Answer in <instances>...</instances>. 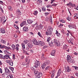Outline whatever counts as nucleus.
<instances>
[{
    "mask_svg": "<svg viewBox=\"0 0 78 78\" xmlns=\"http://www.w3.org/2000/svg\"><path fill=\"white\" fill-rule=\"evenodd\" d=\"M27 46L29 48H31L33 47V43L31 42L28 43L27 44Z\"/></svg>",
    "mask_w": 78,
    "mask_h": 78,
    "instance_id": "nucleus-6",
    "label": "nucleus"
},
{
    "mask_svg": "<svg viewBox=\"0 0 78 78\" xmlns=\"http://www.w3.org/2000/svg\"><path fill=\"white\" fill-rule=\"evenodd\" d=\"M23 42L24 44H27L28 42V40H25L23 41Z\"/></svg>",
    "mask_w": 78,
    "mask_h": 78,
    "instance_id": "nucleus-36",
    "label": "nucleus"
},
{
    "mask_svg": "<svg viewBox=\"0 0 78 78\" xmlns=\"http://www.w3.org/2000/svg\"><path fill=\"white\" fill-rule=\"evenodd\" d=\"M38 13V12L37 11H34V12L33 13V14L35 15V16H37V13Z\"/></svg>",
    "mask_w": 78,
    "mask_h": 78,
    "instance_id": "nucleus-23",
    "label": "nucleus"
},
{
    "mask_svg": "<svg viewBox=\"0 0 78 78\" xmlns=\"http://www.w3.org/2000/svg\"><path fill=\"white\" fill-rule=\"evenodd\" d=\"M46 34L47 35V36H48V35H50V36H51V34L49 32L48 33L47 32H46Z\"/></svg>",
    "mask_w": 78,
    "mask_h": 78,
    "instance_id": "nucleus-33",
    "label": "nucleus"
},
{
    "mask_svg": "<svg viewBox=\"0 0 78 78\" xmlns=\"http://www.w3.org/2000/svg\"><path fill=\"white\" fill-rule=\"evenodd\" d=\"M73 67H74V69H75V70H77V69H78V67H76V66H72Z\"/></svg>",
    "mask_w": 78,
    "mask_h": 78,
    "instance_id": "nucleus-42",
    "label": "nucleus"
},
{
    "mask_svg": "<svg viewBox=\"0 0 78 78\" xmlns=\"http://www.w3.org/2000/svg\"><path fill=\"white\" fill-rule=\"evenodd\" d=\"M5 69L6 75H8L9 73H8V68H5Z\"/></svg>",
    "mask_w": 78,
    "mask_h": 78,
    "instance_id": "nucleus-28",
    "label": "nucleus"
},
{
    "mask_svg": "<svg viewBox=\"0 0 78 78\" xmlns=\"http://www.w3.org/2000/svg\"><path fill=\"white\" fill-rule=\"evenodd\" d=\"M55 70H54L52 71V74H54L55 73Z\"/></svg>",
    "mask_w": 78,
    "mask_h": 78,
    "instance_id": "nucleus-44",
    "label": "nucleus"
},
{
    "mask_svg": "<svg viewBox=\"0 0 78 78\" xmlns=\"http://www.w3.org/2000/svg\"><path fill=\"white\" fill-rule=\"evenodd\" d=\"M17 13L18 15H20L21 14H22V13H21V12L19 11H18Z\"/></svg>",
    "mask_w": 78,
    "mask_h": 78,
    "instance_id": "nucleus-46",
    "label": "nucleus"
},
{
    "mask_svg": "<svg viewBox=\"0 0 78 78\" xmlns=\"http://www.w3.org/2000/svg\"><path fill=\"white\" fill-rule=\"evenodd\" d=\"M55 34H57V36H60V34L59 33H58V31H57V30H56V32L55 33Z\"/></svg>",
    "mask_w": 78,
    "mask_h": 78,
    "instance_id": "nucleus-27",
    "label": "nucleus"
},
{
    "mask_svg": "<svg viewBox=\"0 0 78 78\" xmlns=\"http://www.w3.org/2000/svg\"><path fill=\"white\" fill-rule=\"evenodd\" d=\"M68 32L69 33V34H70L72 36V33H71V32L69 30H67Z\"/></svg>",
    "mask_w": 78,
    "mask_h": 78,
    "instance_id": "nucleus-54",
    "label": "nucleus"
},
{
    "mask_svg": "<svg viewBox=\"0 0 78 78\" xmlns=\"http://www.w3.org/2000/svg\"><path fill=\"white\" fill-rule=\"evenodd\" d=\"M7 62L9 63V65L11 66H13V62L12 61L10 60L7 61Z\"/></svg>",
    "mask_w": 78,
    "mask_h": 78,
    "instance_id": "nucleus-10",
    "label": "nucleus"
},
{
    "mask_svg": "<svg viewBox=\"0 0 78 78\" xmlns=\"http://www.w3.org/2000/svg\"><path fill=\"white\" fill-rule=\"evenodd\" d=\"M48 14H49V13H48V12H46L45 13V16H48Z\"/></svg>",
    "mask_w": 78,
    "mask_h": 78,
    "instance_id": "nucleus-52",
    "label": "nucleus"
},
{
    "mask_svg": "<svg viewBox=\"0 0 78 78\" xmlns=\"http://www.w3.org/2000/svg\"><path fill=\"white\" fill-rule=\"evenodd\" d=\"M70 62L71 63H72L73 64H74L75 63V61L73 60H71L70 62Z\"/></svg>",
    "mask_w": 78,
    "mask_h": 78,
    "instance_id": "nucleus-37",
    "label": "nucleus"
},
{
    "mask_svg": "<svg viewBox=\"0 0 78 78\" xmlns=\"http://www.w3.org/2000/svg\"><path fill=\"white\" fill-rule=\"evenodd\" d=\"M7 72H8V73L9 74V73H11V72H10V70H9V69H7Z\"/></svg>",
    "mask_w": 78,
    "mask_h": 78,
    "instance_id": "nucleus-61",
    "label": "nucleus"
},
{
    "mask_svg": "<svg viewBox=\"0 0 78 78\" xmlns=\"http://www.w3.org/2000/svg\"><path fill=\"white\" fill-rule=\"evenodd\" d=\"M26 24V21H24L20 24V26L21 27H23V25H25Z\"/></svg>",
    "mask_w": 78,
    "mask_h": 78,
    "instance_id": "nucleus-16",
    "label": "nucleus"
},
{
    "mask_svg": "<svg viewBox=\"0 0 78 78\" xmlns=\"http://www.w3.org/2000/svg\"><path fill=\"white\" fill-rule=\"evenodd\" d=\"M34 73L37 76L36 77V78H40L42 76V72H39L37 70L34 71Z\"/></svg>",
    "mask_w": 78,
    "mask_h": 78,
    "instance_id": "nucleus-1",
    "label": "nucleus"
},
{
    "mask_svg": "<svg viewBox=\"0 0 78 78\" xmlns=\"http://www.w3.org/2000/svg\"><path fill=\"white\" fill-rule=\"evenodd\" d=\"M14 27L16 28V29H17V30H19V27L18 26H16V24H14Z\"/></svg>",
    "mask_w": 78,
    "mask_h": 78,
    "instance_id": "nucleus-34",
    "label": "nucleus"
},
{
    "mask_svg": "<svg viewBox=\"0 0 78 78\" xmlns=\"http://www.w3.org/2000/svg\"><path fill=\"white\" fill-rule=\"evenodd\" d=\"M75 74L76 76H78V73H76Z\"/></svg>",
    "mask_w": 78,
    "mask_h": 78,
    "instance_id": "nucleus-62",
    "label": "nucleus"
},
{
    "mask_svg": "<svg viewBox=\"0 0 78 78\" xmlns=\"http://www.w3.org/2000/svg\"><path fill=\"white\" fill-rule=\"evenodd\" d=\"M47 31L48 32L50 33V34L51 35V33H52V32L53 31V28H52V27L50 26L48 27Z\"/></svg>",
    "mask_w": 78,
    "mask_h": 78,
    "instance_id": "nucleus-4",
    "label": "nucleus"
},
{
    "mask_svg": "<svg viewBox=\"0 0 78 78\" xmlns=\"http://www.w3.org/2000/svg\"><path fill=\"white\" fill-rule=\"evenodd\" d=\"M60 22H62V23H65L66 22V21H64L63 20H60Z\"/></svg>",
    "mask_w": 78,
    "mask_h": 78,
    "instance_id": "nucleus-41",
    "label": "nucleus"
},
{
    "mask_svg": "<svg viewBox=\"0 0 78 78\" xmlns=\"http://www.w3.org/2000/svg\"><path fill=\"white\" fill-rule=\"evenodd\" d=\"M67 19L68 20H69H69H71V18H70V17H68V18H67Z\"/></svg>",
    "mask_w": 78,
    "mask_h": 78,
    "instance_id": "nucleus-58",
    "label": "nucleus"
},
{
    "mask_svg": "<svg viewBox=\"0 0 78 78\" xmlns=\"http://www.w3.org/2000/svg\"><path fill=\"white\" fill-rule=\"evenodd\" d=\"M74 55H78V53H76V52H74Z\"/></svg>",
    "mask_w": 78,
    "mask_h": 78,
    "instance_id": "nucleus-63",
    "label": "nucleus"
},
{
    "mask_svg": "<svg viewBox=\"0 0 78 78\" xmlns=\"http://www.w3.org/2000/svg\"><path fill=\"white\" fill-rule=\"evenodd\" d=\"M19 44H17L16 45V48H19Z\"/></svg>",
    "mask_w": 78,
    "mask_h": 78,
    "instance_id": "nucleus-50",
    "label": "nucleus"
},
{
    "mask_svg": "<svg viewBox=\"0 0 78 78\" xmlns=\"http://www.w3.org/2000/svg\"><path fill=\"white\" fill-rule=\"evenodd\" d=\"M27 23L29 24H31V23H32L33 22V21L32 20H30V19L28 20H27Z\"/></svg>",
    "mask_w": 78,
    "mask_h": 78,
    "instance_id": "nucleus-15",
    "label": "nucleus"
},
{
    "mask_svg": "<svg viewBox=\"0 0 78 78\" xmlns=\"http://www.w3.org/2000/svg\"><path fill=\"white\" fill-rule=\"evenodd\" d=\"M61 69H59L58 70V72L57 73V76H58L60 75V74H61Z\"/></svg>",
    "mask_w": 78,
    "mask_h": 78,
    "instance_id": "nucleus-20",
    "label": "nucleus"
},
{
    "mask_svg": "<svg viewBox=\"0 0 78 78\" xmlns=\"http://www.w3.org/2000/svg\"><path fill=\"white\" fill-rule=\"evenodd\" d=\"M45 64H43L42 66H41V67L42 69H44L45 68Z\"/></svg>",
    "mask_w": 78,
    "mask_h": 78,
    "instance_id": "nucleus-25",
    "label": "nucleus"
},
{
    "mask_svg": "<svg viewBox=\"0 0 78 78\" xmlns=\"http://www.w3.org/2000/svg\"><path fill=\"white\" fill-rule=\"evenodd\" d=\"M9 58H10L9 57V55H6L4 56V59H8Z\"/></svg>",
    "mask_w": 78,
    "mask_h": 78,
    "instance_id": "nucleus-17",
    "label": "nucleus"
},
{
    "mask_svg": "<svg viewBox=\"0 0 78 78\" xmlns=\"http://www.w3.org/2000/svg\"><path fill=\"white\" fill-rule=\"evenodd\" d=\"M56 52V51L55 50H53L52 51L51 53V55L52 56H55V54Z\"/></svg>",
    "mask_w": 78,
    "mask_h": 78,
    "instance_id": "nucleus-18",
    "label": "nucleus"
},
{
    "mask_svg": "<svg viewBox=\"0 0 78 78\" xmlns=\"http://www.w3.org/2000/svg\"><path fill=\"white\" fill-rule=\"evenodd\" d=\"M51 41H52V40H51V41H49V44H51V45L53 44V42Z\"/></svg>",
    "mask_w": 78,
    "mask_h": 78,
    "instance_id": "nucleus-49",
    "label": "nucleus"
},
{
    "mask_svg": "<svg viewBox=\"0 0 78 78\" xmlns=\"http://www.w3.org/2000/svg\"><path fill=\"white\" fill-rule=\"evenodd\" d=\"M74 18L75 19H77L78 18V13H75L74 14Z\"/></svg>",
    "mask_w": 78,
    "mask_h": 78,
    "instance_id": "nucleus-14",
    "label": "nucleus"
},
{
    "mask_svg": "<svg viewBox=\"0 0 78 78\" xmlns=\"http://www.w3.org/2000/svg\"><path fill=\"white\" fill-rule=\"evenodd\" d=\"M33 42V43L35 45H37L38 44V42L37 41V40L35 39H34L32 41Z\"/></svg>",
    "mask_w": 78,
    "mask_h": 78,
    "instance_id": "nucleus-8",
    "label": "nucleus"
},
{
    "mask_svg": "<svg viewBox=\"0 0 78 78\" xmlns=\"http://www.w3.org/2000/svg\"><path fill=\"white\" fill-rule=\"evenodd\" d=\"M38 34L40 36V37H42V35L41 34V33H40V32H39L38 33Z\"/></svg>",
    "mask_w": 78,
    "mask_h": 78,
    "instance_id": "nucleus-40",
    "label": "nucleus"
},
{
    "mask_svg": "<svg viewBox=\"0 0 78 78\" xmlns=\"http://www.w3.org/2000/svg\"><path fill=\"white\" fill-rule=\"evenodd\" d=\"M15 50L17 51H18L19 50V48H15Z\"/></svg>",
    "mask_w": 78,
    "mask_h": 78,
    "instance_id": "nucleus-57",
    "label": "nucleus"
},
{
    "mask_svg": "<svg viewBox=\"0 0 78 78\" xmlns=\"http://www.w3.org/2000/svg\"><path fill=\"white\" fill-rule=\"evenodd\" d=\"M0 58H2V59H4V56L3 57V56H0Z\"/></svg>",
    "mask_w": 78,
    "mask_h": 78,
    "instance_id": "nucleus-59",
    "label": "nucleus"
},
{
    "mask_svg": "<svg viewBox=\"0 0 78 78\" xmlns=\"http://www.w3.org/2000/svg\"><path fill=\"white\" fill-rule=\"evenodd\" d=\"M67 61L68 62H70V61L72 60V58H71V57H70V56L68 55L67 56Z\"/></svg>",
    "mask_w": 78,
    "mask_h": 78,
    "instance_id": "nucleus-9",
    "label": "nucleus"
},
{
    "mask_svg": "<svg viewBox=\"0 0 78 78\" xmlns=\"http://www.w3.org/2000/svg\"><path fill=\"white\" fill-rule=\"evenodd\" d=\"M0 72L1 73H2L3 72H2V69L0 68Z\"/></svg>",
    "mask_w": 78,
    "mask_h": 78,
    "instance_id": "nucleus-56",
    "label": "nucleus"
},
{
    "mask_svg": "<svg viewBox=\"0 0 78 78\" xmlns=\"http://www.w3.org/2000/svg\"><path fill=\"white\" fill-rule=\"evenodd\" d=\"M54 42L55 44H56V45L58 46V47H59V46L61 45L60 42H59V41L57 40L54 39Z\"/></svg>",
    "mask_w": 78,
    "mask_h": 78,
    "instance_id": "nucleus-3",
    "label": "nucleus"
},
{
    "mask_svg": "<svg viewBox=\"0 0 78 78\" xmlns=\"http://www.w3.org/2000/svg\"><path fill=\"white\" fill-rule=\"evenodd\" d=\"M49 19H50V20L52 21V16H50L49 17Z\"/></svg>",
    "mask_w": 78,
    "mask_h": 78,
    "instance_id": "nucleus-53",
    "label": "nucleus"
},
{
    "mask_svg": "<svg viewBox=\"0 0 78 78\" xmlns=\"http://www.w3.org/2000/svg\"><path fill=\"white\" fill-rule=\"evenodd\" d=\"M12 47V50H15V47H16V46L14 44H12V46H11Z\"/></svg>",
    "mask_w": 78,
    "mask_h": 78,
    "instance_id": "nucleus-21",
    "label": "nucleus"
},
{
    "mask_svg": "<svg viewBox=\"0 0 78 78\" xmlns=\"http://www.w3.org/2000/svg\"><path fill=\"white\" fill-rule=\"evenodd\" d=\"M23 30L24 32H26L28 31V29L27 27H24L23 28Z\"/></svg>",
    "mask_w": 78,
    "mask_h": 78,
    "instance_id": "nucleus-11",
    "label": "nucleus"
},
{
    "mask_svg": "<svg viewBox=\"0 0 78 78\" xmlns=\"http://www.w3.org/2000/svg\"><path fill=\"white\" fill-rule=\"evenodd\" d=\"M68 27L69 28L72 29V28H75V25H68Z\"/></svg>",
    "mask_w": 78,
    "mask_h": 78,
    "instance_id": "nucleus-13",
    "label": "nucleus"
},
{
    "mask_svg": "<svg viewBox=\"0 0 78 78\" xmlns=\"http://www.w3.org/2000/svg\"><path fill=\"white\" fill-rule=\"evenodd\" d=\"M54 76H55V74H52V75L51 76V77L52 78H54Z\"/></svg>",
    "mask_w": 78,
    "mask_h": 78,
    "instance_id": "nucleus-55",
    "label": "nucleus"
},
{
    "mask_svg": "<svg viewBox=\"0 0 78 78\" xmlns=\"http://www.w3.org/2000/svg\"><path fill=\"white\" fill-rule=\"evenodd\" d=\"M9 68L10 69V70H11L12 71H13V70H14V68L12 67H11Z\"/></svg>",
    "mask_w": 78,
    "mask_h": 78,
    "instance_id": "nucleus-43",
    "label": "nucleus"
},
{
    "mask_svg": "<svg viewBox=\"0 0 78 78\" xmlns=\"http://www.w3.org/2000/svg\"><path fill=\"white\" fill-rule=\"evenodd\" d=\"M50 67L49 66H47V67H46L45 68V70H48L49 69H50Z\"/></svg>",
    "mask_w": 78,
    "mask_h": 78,
    "instance_id": "nucleus-48",
    "label": "nucleus"
},
{
    "mask_svg": "<svg viewBox=\"0 0 78 78\" xmlns=\"http://www.w3.org/2000/svg\"><path fill=\"white\" fill-rule=\"evenodd\" d=\"M29 33L30 34H32V35H33V34H34L32 32H30Z\"/></svg>",
    "mask_w": 78,
    "mask_h": 78,
    "instance_id": "nucleus-64",
    "label": "nucleus"
},
{
    "mask_svg": "<svg viewBox=\"0 0 78 78\" xmlns=\"http://www.w3.org/2000/svg\"><path fill=\"white\" fill-rule=\"evenodd\" d=\"M1 32L2 33H6V31H5V29L4 28H2L0 30Z\"/></svg>",
    "mask_w": 78,
    "mask_h": 78,
    "instance_id": "nucleus-12",
    "label": "nucleus"
},
{
    "mask_svg": "<svg viewBox=\"0 0 78 78\" xmlns=\"http://www.w3.org/2000/svg\"><path fill=\"white\" fill-rule=\"evenodd\" d=\"M51 41V38H50V37H48L47 40V41L49 42Z\"/></svg>",
    "mask_w": 78,
    "mask_h": 78,
    "instance_id": "nucleus-32",
    "label": "nucleus"
},
{
    "mask_svg": "<svg viewBox=\"0 0 78 78\" xmlns=\"http://www.w3.org/2000/svg\"><path fill=\"white\" fill-rule=\"evenodd\" d=\"M30 69H31V70H35V69H34V67H31Z\"/></svg>",
    "mask_w": 78,
    "mask_h": 78,
    "instance_id": "nucleus-47",
    "label": "nucleus"
},
{
    "mask_svg": "<svg viewBox=\"0 0 78 78\" xmlns=\"http://www.w3.org/2000/svg\"><path fill=\"white\" fill-rule=\"evenodd\" d=\"M37 4H41L42 2L41 0H38L37 1Z\"/></svg>",
    "mask_w": 78,
    "mask_h": 78,
    "instance_id": "nucleus-24",
    "label": "nucleus"
},
{
    "mask_svg": "<svg viewBox=\"0 0 78 78\" xmlns=\"http://www.w3.org/2000/svg\"><path fill=\"white\" fill-rule=\"evenodd\" d=\"M66 5L68 6H72V3L71 2H70L69 3L67 4Z\"/></svg>",
    "mask_w": 78,
    "mask_h": 78,
    "instance_id": "nucleus-26",
    "label": "nucleus"
},
{
    "mask_svg": "<svg viewBox=\"0 0 78 78\" xmlns=\"http://www.w3.org/2000/svg\"><path fill=\"white\" fill-rule=\"evenodd\" d=\"M63 48L64 49H67V48H68V47L67 46V45L65 44L63 46Z\"/></svg>",
    "mask_w": 78,
    "mask_h": 78,
    "instance_id": "nucleus-29",
    "label": "nucleus"
},
{
    "mask_svg": "<svg viewBox=\"0 0 78 78\" xmlns=\"http://www.w3.org/2000/svg\"><path fill=\"white\" fill-rule=\"evenodd\" d=\"M26 49L27 50H28V51H29V50H30L29 47H27L26 48Z\"/></svg>",
    "mask_w": 78,
    "mask_h": 78,
    "instance_id": "nucleus-60",
    "label": "nucleus"
},
{
    "mask_svg": "<svg viewBox=\"0 0 78 78\" xmlns=\"http://www.w3.org/2000/svg\"><path fill=\"white\" fill-rule=\"evenodd\" d=\"M65 70L66 72H69L71 71V69L69 66H67L66 68H65Z\"/></svg>",
    "mask_w": 78,
    "mask_h": 78,
    "instance_id": "nucleus-7",
    "label": "nucleus"
},
{
    "mask_svg": "<svg viewBox=\"0 0 78 78\" xmlns=\"http://www.w3.org/2000/svg\"><path fill=\"white\" fill-rule=\"evenodd\" d=\"M1 42L2 43H3V44H6V41L3 40H2L1 41Z\"/></svg>",
    "mask_w": 78,
    "mask_h": 78,
    "instance_id": "nucleus-35",
    "label": "nucleus"
},
{
    "mask_svg": "<svg viewBox=\"0 0 78 78\" xmlns=\"http://www.w3.org/2000/svg\"><path fill=\"white\" fill-rule=\"evenodd\" d=\"M38 45H40L41 46H43L45 45L43 41H38Z\"/></svg>",
    "mask_w": 78,
    "mask_h": 78,
    "instance_id": "nucleus-5",
    "label": "nucleus"
},
{
    "mask_svg": "<svg viewBox=\"0 0 78 78\" xmlns=\"http://www.w3.org/2000/svg\"><path fill=\"white\" fill-rule=\"evenodd\" d=\"M22 46V48L23 49H25V44L23 43H22L21 44Z\"/></svg>",
    "mask_w": 78,
    "mask_h": 78,
    "instance_id": "nucleus-30",
    "label": "nucleus"
},
{
    "mask_svg": "<svg viewBox=\"0 0 78 78\" xmlns=\"http://www.w3.org/2000/svg\"><path fill=\"white\" fill-rule=\"evenodd\" d=\"M6 75H6V74L5 73H3L2 74V77H3L4 78H5V76H6Z\"/></svg>",
    "mask_w": 78,
    "mask_h": 78,
    "instance_id": "nucleus-31",
    "label": "nucleus"
},
{
    "mask_svg": "<svg viewBox=\"0 0 78 78\" xmlns=\"http://www.w3.org/2000/svg\"><path fill=\"white\" fill-rule=\"evenodd\" d=\"M39 65H40V63H39V62L36 60L35 62L34 67L35 68H37V67H38V66H39Z\"/></svg>",
    "mask_w": 78,
    "mask_h": 78,
    "instance_id": "nucleus-2",
    "label": "nucleus"
},
{
    "mask_svg": "<svg viewBox=\"0 0 78 78\" xmlns=\"http://www.w3.org/2000/svg\"><path fill=\"white\" fill-rule=\"evenodd\" d=\"M57 5V4H56L55 3H54L53 4L51 5V6H56Z\"/></svg>",
    "mask_w": 78,
    "mask_h": 78,
    "instance_id": "nucleus-45",
    "label": "nucleus"
},
{
    "mask_svg": "<svg viewBox=\"0 0 78 78\" xmlns=\"http://www.w3.org/2000/svg\"><path fill=\"white\" fill-rule=\"evenodd\" d=\"M0 5H3V2L2 1H0Z\"/></svg>",
    "mask_w": 78,
    "mask_h": 78,
    "instance_id": "nucleus-51",
    "label": "nucleus"
},
{
    "mask_svg": "<svg viewBox=\"0 0 78 78\" xmlns=\"http://www.w3.org/2000/svg\"><path fill=\"white\" fill-rule=\"evenodd\" d=\"M42 11L44 12V11H45L46 10L45 9V8L42 7Z\"/></svg>",
    "mask_w": 78,
    "mask_h": 78,
    "instance_id": "nucleus-38",
    "label": "nucleus"
},
{
    "mask_svg": "<svg viewBox=\"0 0 78 78\" xmlns=\"http://www.w3.org/2000/svg\"><path fill=\"white\" fill-rule=\"evenodd\" d=\"M36 28L37 29H38V30H41V29H42V26L41 25L37 26L36 27Z\"/></svg>",
    "mask_w": 78,
    "mask_h": 78,
    "instance_id": "nucleus-19",
    "label": "nucleus"
},
{
    "mask_svg": "<svg viewBox=\"0 0 78 78\" xmlns=\"http://www.w3.org/2000/svg\"><path fill=\"white\" fill-rule=\"evenodd\" d=\"M5 50H11V48L10 47H6L5 46Z\"/></svg>",
    "mask_w": 78,
    "mask_h": 78,
    "instance_id": "nucleus-22",
    "label": "nucleus"
},
{
    "mask_svg": "<svg viewBox=\"0 0 78 78\" xmlns=\"http://www.w3.org/2000/svg\"><path fill=\"white\" fill-rule=\"evenodd\" d=\"M45 20L47 22H48L49 20V18L48 17H46L45 19Z\"/></svg>",
    "mask_w": 78,
    "mask_h": 78,
    "instance_id": "nucleus-39",
    "label": "nucleus"
}]
</instances>
